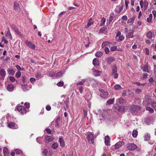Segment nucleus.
<instances>
[{
  "label": "nucleus",
  "instance_id": "nucleus-10",
  "mask_svg": "<svg viewBox=\"0 0 156 156\" xmlns=\"http://www.w3.org/2000/svg\"><path fill=\"white\" fill-rule=\"evenodd\" d=\"M6 72L5 70L2 69L0 70V75L1 77H0V80H3L5 76Z\"/></svg>",
  "mask_w": 156,
  "mask_h": 156
},
{
  "label": "nucleus",
  "instance_id": "nucleus-43",
  "mask_svg": "<svg viewBox=\"0 0 156 156\" xmlns=\"http://www.w3.org/2000/svg\"><path fill=\"white\" fill-rule=\"evenodd\" d=\"M114 88L116 90H120L122 89L121 87L119 84H116L114 86Z\"/></svg>",
  "mask_w": 156,
  "mask_h": 156
},
{
  "label": "nucleus",
  "instance_id": "nucleus-12",
  "mask_svg": "<svg viewBox=\"0 0 156 156\" xmlns=\"http://www.w3.org/2000/svg\"><path fill=\"white\" fill-rule=\"evenodd\" d=\"M11 27L13 30L19 36H21L22 34L18 30V28L16 27L14 24H12L11 25Z\"/></svg>",
  "mask_w": 156,
  "mask_h": 156
},
{
  "label": "nucleus",
  "instance_id": "nucleus-64",
  "mask_svg": "<svg viewBox=\"0 0 156 156\" xmlns=\"http://www.w3.org/2000/svg\"><path fill=\"white\" fill-rule=\"evenodd\" d=\"M83 112H84V117H85L87 116V111H86L84 109H83Z\"/></svg>",
  "mask_w": 156,
  "mask_h": 156
},
{
  "label": "nucleus",
  "instance_id": "nucleus-49",
  "mask_svg": "<svg viewBox=\"0 0 156 156\" xmlns=\"http://www.w3.org/2000/svg\"><path fill=\"white\" fill-rule=\"evenodd\" d=\"M35 76L37 78H40L42 77L41 74L40 73H38L36 74Z\"/></svg>",
  "mask_w": 156,
  "mask_h": 156
},
{
  "label": "nucleus",
  "instance_id": "nucleus-52",
  "mask_svg": "<svg viewBox=\"0 0 156 156\" xmlns=\"http://www.w3.org/2000/svg\"><path fill=\"white\" fill-rule=\"evenodd\" d=\"M152 106L154 108L156 111V102L153 101L152 104Z\"/></svg>",
  "mask_w": 156,
  "mask_h": 156
},
{
  "label": "nucleus",
  "instance_id": "nucleus-4",
  "mask_svg": "<svg viewBox=\"0 0 156 156\" xmlns=\"http://www.w3.org/2000/svg\"><path fill=\"white\" fill-rule=\"evenodd\" d=\"M140 107L139 105L132 106L130 108L131 112L135 113L137 112L140 109Z\"/></svg>",
  "mask_w": 156,
  "mask_h": 156
},
{
  "label": "nucleus",
  "instance_id": "nucleus-53",
  "mask_svg": "<svg viewBox=\"0 0 156 156\" xmlns=\"http://www.w3.org/2000/svg\"><path fill=\"white\" fill-rule=\"evenodd\" d=\"M49 75L50 76L53 77L55 76V74L54 72H50L49 73Z\"/></svg>",
  "mask_w": 156,
  "mask_h": 156
},
{
  "label": "nucleus",
  "instance_id": "nucleus-6",
  "mask_svg": "<svg viewBox=\"0 0 156 156\" xmlns=\"http://www.w3.org/2000/svg\"><path fill=\"white\" fill-rule=\"evenodd\" d=\"M87 139L89 143L93 144L94 142V139L93 134L91 133H90L87 137Z\"/></svg>",
  "mask_w": 156,
  "mask_h": 156
},
{
  "label": "nucleus",
  "instance_id": "nucleus-47",
  "mask_svg": "<svg viewBox=\"0 0 156 156\" xmlns=\"http://www.w3.org/2000/svg\"><path fill=\"white\" fill-rule=\"evenodd\" d=\"M2 41L4 42L5 44H7V43H8V41L6 40L4 36H3L2 37Z\"/></svg>",
  "mask_w": 156,
  "mask_h": 156
},
{
  "label": "nucleus",
  "instance_id": "nucleus-26",
  "mask_svg": "<svg viewBox=\"0 0 156 156\" xmlns=\"http://www.w3.org/2000/svg\"><path fill=\"white\" fill-rule=\"evenodd\" d=\"M59 141L60 143V146L61 147H63L65 145L63 139L62 138H59Z\"/></svg>",
  "mask_w": 156,
  "mask_h": 156
},
{
  "label": "nucleus",
  "instance_id": "nucleus-23",
  "mask_svg": "<svg viewBox=\"0 0 156 156\" xmlns=\"http://www.w3.org/2000/svg\"><path fill=\"white\" fill-rule=\"evenodd\" d=\"M152 15L151 13L149 14V17L147 19V21L149 23H151L152 22Z\"/></svg>",
  "mask_w": 156,
  "mask_h": 156
},
{
  "label": "nucleus",
  "instance_id": "nucleus-3",
  "mask_svg": "<svg viewBox=\"0 0 156 156\" xmlns=\"http://www.w3.org/2000/svg\"><path fill=\"white\" fill-rule=\"evenodd\" d=\"M140 5L141 8L145 10L147 8L148 3L146 1H144L143 0H141L140 2Z\"/></svg>",
  "mask_w": 156,
  "mask_h": 156
},
{
  "label": "nucleus",
  "instance_id": "nucleus-44",
  "mask_svg": "<svg viewBox=\"0 0 156 156\" xmlns=\"http://www.w3.org/2000/svg\"><path fill=\"white\" fill-rule=\"evenodd\" d=\"M21 75V72L20 71H18L16 73V76L17 78H19L20 77Z\"/></svg>",
  "mask_w": 156,
  "mask_h": 156
},
{
  "label": "nucleus",
  "instance_id": "nucleus-14",
  "mask_svg": "<svg viewBox=\"0 0 156 156\" xmlns=\"http://www.w3.org/2000/svg\"><path fill=\"white\" fill-rule=\"evenodd\" d=\"M14 87L13 84H9L7 87V89L9 92L12 91L14 89Z\"/></svg>",
  "mask_w": 156,
  "mask_h": 156
},
{
  "label": "nucleus",
  "instance_id": "nucleus-57",
  "mask_svg": "<svg viewBox=\"0 0 156 156\" xmlns=\"http://www.w3.org/2000/svg\"><path fill=\"white\" fill-rule=\"evenodd\" d=\"M16 154H19L22 153V151L20 150H15Z\"/></svg>",
  "mask_w": 156,
  "mask_h": 156
},
{
  "label": "nucleus",
  "instance_id": "nucleus-60",
  "mask_svg": "<svg viewBox=\"0 0 156 156\" xmlns=\"http://www.w3.org/2000/svg\"><path fill=\"white\" fill-rule=\"evenodd\" d=\"M10 80L12 82H14L15 81V79L13 76H11L9 77Z\"/></svg>",
  "mask_w": 156,
  "mask_h": 156
},
{
  "label": "nucleus",
  "instance_id": "nucleus-8",
  "mask_svg": "<svg viewBox=\"0 0 156 156\" xmlns=\"http://www.w3.org/2000/svg\"><path fill=\"white\" fill-rule=\"evenodd\" d=\"M45 142L46 143H49L52 141L54 139V138L51 136H45Z\"/></svg>",
  "mask_w": 156,
  "mask_h": 156
},
{
  "label": "nucleus",
  "instance_id": "nucleus-17",
  "mask_svg": "<svg viewBox=\"0 0 156 156\" xmlns=\"http://www.w3.org/2000/svg\"><path fill=\"white\" fill-rule=\"evenodd\" d=\"M123 143L121 141L118 142L115 144V149H119L121 146L123 145Z\"/></svg>",
  "mask_w": 156,
  "mask_h": 156
},
{
  "label": "nucleus",
  "instance_id": "nucleus-30",
  "mask_svg": "<svg viewBox=\"0 0 156 156\" xmlns=\"http://www.w3.org/2000/svg\"><path fill=\"white\" fill-rule=\"evenodd\" d=\"M146 36L148 38L151 39L153 36L152 33L151 31H149L147 33Z\"/></svg>",
  "mask_w": 156,
  "mask_h": 156
},
{
  "label": "nucleus",
  "instance_id": "nucleus-16",
  "mask_svg": "<svg viewBox=\"0 0 156 156\" xmlns=\"http://www.w3.org/2000/svg\"><path fill=\"white\" fill-rule=\"evenodd\" d=\"M19 4L16 2H14V9L16 11L19 12L20 10V9L19 7Z\"/></svg>",
  "mask_w": 156,
  "mask_h": 156
},
{
  "label": "nucleus",
  "instance_id": "nucleus-2",
  "mask_svg": "<svg viewBox=\"0 0 156 156\" xmlns=\"http://www.w3.org/2000/svg\"><path fill=\"white\" fill-rule=\"evenodd\" d=\"M151 97L149 95H146L145 97L143 104L145 105H149L151 102Z\"/></svg>",
  "mask_w": 156,
  "mask_h": 156
},
{
  "label": "nucleus",
  "instance_id": "nucleus-42",
  "mask_svg": "<svg viewBox=\"0 0 156 156\" xmlns=\"http://www.w3.org/2000/svg\"><path fill=\"white\" fill-rule=\"evenodd\" d=\"M58 143H55L52 145L51 146L53 149H56L58 147Z\"/></svg>",
  "mask_w": 156,
  "mask_h": 156
},
{
  "label": "nucleus",
  "instance_id": "nucleus-37",
  "mask_svg": "<svg viewBox=\"0 0 156 156\" xmlns=\"http://www.w3.org/2000/svg\"><path fill=\"white\" fill-rule=\"evenodd\" d=\"M133 33L132 32H129L126 35V37L128 38H132L133 37Z\"/></svg>",
  "mask_w": 156,
  "mask_h": 156
},
{
  "label": "nucleus",
  "instance_id": "nucleus-33",
  "mask_svg": "<svg viewBox=\"0 0 156 156\" xmlns=\"http://www.w3.org/2000/svg\"><path fill=\"white\" fill-rule=\"evenodd\" d=\"M135 19V17L134 16L129 19L127 21L128 23H130L131 24H133V23L134 20Z\"/></svg>",
  "mask_w": 156,
  "mask_h": 156
},
{
  "label": "nucleus",
  "instance_id": "nucleus-31",
  "mask_svg": "<svg viewBox=\"0 0 156 156\" xmlns=\"http://www.w3.org/2000/svg\"><path fill=\"white\" fill-rule=\"evenodd\" d=\"M64 103L66 105V108L69 107V98H67L64 101Z\"/></svg>",
  "mask_w": 156,
  "mask_h": 156
},
{
  "label": "nucleus",
  "instance_id": "nucleus-7",
  "mask_svg": "<svg viewBox=\"0 0 156 156\" xmlns=\"http://www.w3.org/2000/svg\"><path fill=\"white\" fill-rule=\"evenodd\" d=\"M123 6L122 4L121 3L119 5L116 6L115 8V11L117 13L120 12L123 10Z\"/></svg>",
  "mask_w": 156,
  "mask_h": 156
},
{
  "label": "nucleus",
  "instance_id": "nucleus-50",
  "mask_svg": "<svg viewBox=\"0 0 156 156\" xmlns=\"http://www.w3.org/2000/svg\"><path fill=\"white\" fill-rule=\"evenodd\" d=\"M148 75L147 73H144L143 74V77L141 79L142 80H144L147 77Z\"/></svg>",
  "mask_w": 156,
  "mask_h": 156
},
{
  "label": "nucleus",
  "instance_id": "nucleus-25",
  "mask_svg": "<svg viewBox=\"0 0 156 156\" xmlns=\"http://www.w3.org/2000/svg\"><path fill=\"white\" fill-rule=\"evenodd\" d=\"M3 152L4 156H8L9 152H8V149L6 147H5L4 148Z\"/></svg>",
  "mask_w": 156,
  "mask_h": 156
},
{
  "label": "nucleus",
  "instance_id": "nucleus-35",
  "mask_svg": "<svg viewBox=\"0 0 156 156\" xmlns=\"http://www.w3.org/2000/svg\"><path fill=\"white\" fill-rule=\"evenodd\" d=\"M103 52L100 51H97L95 54V56L98 58L100 57L102 55Z\"/></svg>",
  "mask_w": 156,
  "mask_h": 156
},
{
  "label": "nucleus",
  "instance_id": "nucleus-46",
  "mask_svg": "<svg viewBox=\"0 0 156 156\" xmlns=\"http://www.w3.org/2000/svg\"><path fill=\"white\" fill-rule=\"evenodd\" d=\"M109 43V42L107 41L103 42L101 45L102 47L103 48L105 47V45H108Z\"/></svg>",
  "mask_w": 156,
  "mask_h": 156
},
{
  "label": "nucleus",
  "instance_id": "nucleus-29",
  "mask_svg": "<svg viewBox=\"0 0 156 156\" xmlns=\"http://www.w3.org/2000/svg\"><path fill=\"white\" fill-rule=\"evenodd\" d=\"M148 67L147 65H145L144 67L142 68L141 69L144 72H149Z\"/></svg>",
  "mask_w": 156,
  "mask_h": 156
},
{
  "label": "nucleus",
  "instance_id": "nucleus-32",
  "mask_svg": "<svg viewBox=\"0 0 156 156\" xmlns=\"http://www.w3.org/2000/svg\"><path fill=\"white\" fill-rule=\"evenodd\" d=\"M116 40L118 42H120L124 39V37L122 35H121L118 37V38L115 37Z\"/></svg>",
  "mask_w": 156,
  "mask_h": 156
},
{
  "label": "nucleus",
  "instance_id": "nucleus-24",
  "mask_svg": "<svg viewBox=\"0 0 156 156\" xmlns=\"http://www.w3.org/2000/svg\"><path fill=\"white\" fill-rule=\"evenodd\" d=\"M150 135L148 133H146L144 136V140L145 141H148L150 139Z\"/></svg>",
  "mask_w": 156,
  "mask_h": 156
},
{
  "label": "nucleus",
  "instance_id": "nucleus-61",
  "mask_svg": "<svg viewBox=\"0 0 156 156\" xmlns=\"http://www.w3.org/2000/svg\"><path fill=\"white\" fill-rule=\"evenodd\" d=\"M46 131L49 134H51V130L48 128H46Z\"/></svg>",
  "mask_w": 156,
  "mask_h": 156
},
{
  "label": "nucleus",
  "instance_id": "nucleus-34",
  "mask_svg": "<svg viewBox=\"0 0 156 156\" xmlns=\"http://www.w3.org/2000/svg\"><path fill=\"white\" fill-rule=\"evenodd\" d=\"M106 21V19L105 18H101V21L100 26H102L104 25Z\"/></svg>",
  "mask_w": 156,
  "mask_h": 156
},
{
  "label": "nucleus",
  "instance_id": "nucleus-5",
  "mask_svg": "<svg viewBox=\"0 0 156 156\" xmlns=\"http://www.w3.org/2000/svg\"><path fill=\"white\" fill-rule=\"evenodd\" d=\"M17 110L21 114H24L26 113V110L25 108L23 106L20 105L17 107Z\"/></svg>",
  "mask_w": 156,
  "mask_h": 156
},
{
  "label": "nucleus",
  "instance_id": "nucleus-59",
  "mask_svg": "<svg viewBox=\"0 0 156 156\" xmlns=\"http://www.w3.org/2000/svg\"><path fill=\"white\" fill-rule=\"evenodd\" d=\"M24 105L27 108H30V105L29 103L26 102L25 103Z\"/></svg>",
  "mask_w": 156,
  "mask_h": 156
},
{
  "label": "nucleus",
  "instance_id": "nucleus-45",
  "mask_svg": "<svg viewBox=\"0 0 156 156\" xmlns=\"http://www.w3.org/2000/svg\"><path fill=\"white\" fill-rule=\"evenodd\" d=\"M48 152V150L47 149H44L43 150L42 153L43 155L46 156Z\"/></svg>",
  "mask_w": 156,
  "mask_h": 156
},
{
  "label": "nucleus",
  "instance_id": "nucleus-22",
  "mask_svg": "<svg viewBox=\"0 0 156 156\" xmlns=\"http://www.w3.org/2000/svg\"><path fill=\"white\" fill-rule=\"evenodd\" d=\"M118 110L121 113L123 112L126 110V107L124 106H121L119 107Z\"/></svg>",
  "mask_w": 156,
  "mask_h": 156
},
{
  "label": "nucleus",
  "instance_id": "nucleus-40",
  "mask_svg": "<svg viewBox=\"0 0 156 156\" xmlns=\"http://www.w3.org/2000/svg\"><path fill=\"white\" fill-rule=\"evenodd\" d=\"M138 134V132L136 130H134L132 133V136L133 137H136Z\"/></svg>",
  "mask_w": 156,
  "mask_h": 156
},
{
  "label": "nucleus",
  "instance_id": "nucleus-13",
  "mask_svg": "<svg viewBox=\"0 0 156 156\" xmlns=\"http://www.w3.org/2000/svg\"><path fill=\"white\" fill-rule=\"evenodd\" d=\"M8 127L12 129H16L17 127V126L16 124L13 122H10L8 124Z\"/></svg>",
  "mask_w": 156,
  "mask_h": 156
},
{
  "label": "nucleus",
  "instance_id": "nucleus-51",
  "mask_svg": "<svg viewBox=\"0 0 156 156\" xmlns=\"http://www.w3.org/2000/svg\"><path fill=\"white\" fill-rule=\"evenodd\" d=\"M64 85V83L62 81H60L57 83V85L58 87H62Z\"/></svg>",
  "mask_w": 156,
  "mask_h": 156
},
{
  "label": "nucleus",
  "instance_id": "nucleus-56",
  "mask_svg": "<svg viewBox=\"0 0 156 156\" xmlns=\"http://www.w3.org/2000/svg\"><path fill=\"white\" fill-rule=\"evenodd\" d=\"M106 27H101V28H100V30H99V31L100 32H103L105 31V30L106 29Z\"/></svg>",
  "mask_w": 156,
  "mask_h": 156
},
{
  "label": "nucleus",
  "instance_id": "nucleus-62",
  "mask_svg": "<svg viewBox=\"0 0 156 156\" xmlns=\"http://www.w3.org/2000/svg\"><path fill=\"white\" fill-rule=\"evenodd\" d=\"M36 80V79L34 78H31L30 79V81L32 83H33Z\"/></svg>",
  "mask_w": 156,
  "mask_h": 156
},
{
  "label": "nucleus",
  "instance_id": "nucleus-15",
  "mask_svg": "<svg viewBox=\"0 0 156 156\" xmlns=\"http://www.w3.org/2000/svg\"><path fill=\"white\" fill-rule=\"evenodd\" d=\"M106 60L108 63L110 65L111 64V63L115 60V58L112 57H110L108 58H107Z\"/></svg>",
  "mask_w": 156,
  "mask_h": 156
},
{
  "label": "nucleus",
  "instance_id": "nucleus-58",
  "mask_svg": "<svg viewBox=\"0 0 156 156\" xmlns=\"http://www.w3.org/2000/svg\"><path fill=\"white\" fill-rule=\"evenodd\" d=\"M118 102L120 104H123V103L124 102V100L122 99L121 98H120L119 99H118Z\"/></svg>",
  "mask_w": 156,
  "mask_h": 156
},
{
  "label": "nucleus",
  "instance_id": "nucleus-54",
  "mask_svg": "<svg viewBox=\"0 0 156 156\" xmlns=\"http://www.w3.org/2000/svg\"><path fill=\"white\" fill-rule=\"evenodd\" d=\"M105 51L106 54H108L109 52V50L108 48L107 47H105Z\"/></svg>",
  "mask_w": 156,
  "mask_h": 156
},
{
  "label": "nucleus",
  "instance_id": "nucleus-48",
  "mask_svg": "<svg viewBox=\"0 0 156 156\" xmlns=\"http://www.w3.org/2000/svg\"><path fill=\"white\" fill-rule=\"evenodd\" d=\"M110 50L111 51H114L117 50V47L116 46H114L110 48Z\"/></svg>",
  "mask_w": 156,
  "mask_h": 156
},
{
  "label": "nucleus",
  "instance_id": "nucleus-63",
  "mask_svg": "<svg viewBox=\"0 0 156 156\" xmlns=\"http://www.w3.org/2000/svg\"><path fill=\"white\" fill-rule=\"evenodd\" d=\"M83 87L81 86L79 88V91L81 94H82L83 91Z\"/></svg>",
  "mask_w": 156,
  "mask_h": 156
},
{
  "label": "nucleus",
  "instance_id": "nucleus-27",
  "mask_svg": "<svg viewBox=\"0 0 156 156\" xmlns=\"http://www.w3.org/2000/svg\"><path fill=\"white\" fill-rule=\"evenodd\" d=\"M94 74L96 76H99L101 75V72L98 70H94L93 71Z\"/></svg>",
  "mask_w": 156,
  "mask_h": 156
},
{
  "label": "nucleus",
  "instance_id": "nucleus-1",
  "mask_svg": "<svg viewBox=\"0 0 156 156\" xmlns=\"http://www.w3.org/2000/svg\"><path fill=\"white\" fill-rule=\"evenodd\" d=\"M112 67V75L115 79L118 78L119 74L117 73V68L115 65L111 66Z\"/></svg>",
  "mask_w": 156,
  "mask_h": 156
},
{
  "label": "nucleus",
  "instance_id": "nucleus-21",
  "mask_svg": "<svg viewBox=\"0 0 156 156\" xmlns=\"http://www.w3.org/2000/svg\"><path fill=\"white\" fill-rule=\"evenodd\" d=\"M93 64L94 66H98L99 64L98 59L97 58H94L93 61Z\"/></svg>",
  "mask_w": 156,
  "mask_h": 156
},
{
  "label": "nucleus",
  "instance_id": "nucleus-19",
  "mask_svg": "<svg viewBox=\"0 0 156 156\" xmlns=\"http://www.w3.org/2000/svg\"><path fill=\"white\" fill-rule=\"evenodd\" d=\"M110 137L108 136H107L105 137V143L107 146L109 145Z\"/></svg>",
  "mask_w": 156,
  "mask_h": 156
},
{
  "label": "nucleus",
  "instance_id": "nucleus-36",
  "mask_svg": "<svg viewBox=\"0 0 156 156\" xmlns=\"http://www.w3.org/2000/svg\"><path fill=\"white\" fill-rule=\"evenodd\" d=\"M63 73L62 72L60 71L58 72L55 75V76L56 78H59L62 76Z\"/></svg>",
  "mask_w": 156,
  "mask_h": 156
},
{
  "label": "nucleus",
  "instance_id": "nucleus-18",
  "mask_svg": "<svg viewBox=\"0 0 156 156\" xmlns=\"http://www.w3.org/2000/svg\"><path fill=\"white\" fill-rule=\"evenodd\" d=\"M6 36L8 37L9 38L10 40H12V36L8 27V31L6 33Z\"/></svg>",
  "mask_w": 156,
  "mask_h": 156
},
{
  "label": "nucleus",
  "instance_id": "nucleus-9",
  "mask_svg": "<svg viewBox=\"0 0 156 156\" xmlns=\"http://www.w3.org/2000/svg\"><path fill=\"white\" fill-rule=\"evenodd\" d=\"M136 145L134 144H129L127 146V147L128 150H135L136 148Z\"/></svg>",
  "mask_w": 156,
  "mask_h": 156
},
{
  "label": "nucleus",
  "instance_id": "nucleus-55",
  "mask_svg": "<svg viewBox=\"0 0 156 156\" xmlns=\"http://www.w3.org/2000/svg\"><path fill=\"white\" fill-rule=\"evenodd\" d=\"M93 24V23L92 22H91L90 21H89L87 25L85 26V27L86 28H87L90 26H91V25Z\"/></svg>",
  "mask_w": 156,
  "mask_h": 156
},
{
  "label": "nucleus",
  "instance_id": "nucleus-20",
  "mask_svg": "<svg viewBox=\"0 0 156 156\" xmlns=\"http://www.w3.org/2000/svg\"><path fill=\"white\" fill-rule=\"evenodd\" d=\"M101 98H106L108 97V93L107 92H103L101 94Z\"/></svg>",
  "mask_w": 156,
  "mask_h": 156
},
{
  "label": "nucleus",
  "instance_id": "nucleus-11",
  "mask_svg": "<svg viewBox=\"0 0 156 156\" xmlns=\"http://www.w3.org/2000/svg\"><path fill=\"white\" fill-rule=\"evenodd\" d=\"M25 43L28 47L32 49H34L35 48V45L31 42L27 40L25 41Z\"/></svg>",
  "mask_w": 156,
  "mask_h": 156
},
{
  "label": "nucleus",
  "instance_id": "nucleus-28",
  "mask_svg": "<svg viewBox=\"0 0 156 156\" xmlns=\"http://www.w3.org/2000/svg\"><path fill=\"white\" fill-rule=\"evenodd\" d=\"M7 72L9 75H13L15 73V71L11 69H8Z\"/></svg>",
  "mask_w": 156,
  "mask_h": 156
},
{
  "label": "nucleus",
  "instance_id": "nucleus-38",
  "mask_svg": "<svg viewBox=\"0 0 156 156\" xmlns=\"http://www.w3.org/2000/svg\"><path fill=\"white\" fill-rule=\"evenodd\" d=\"M146 109L147 110L149 111L150 113H153L154 112V110L153 108L150 107H147L146 108Z\"/></svg>",
  "mask_w": 156,
  "mask_h": 156
},
{
  "label": "nucleus",
  "instance_id": "nucleus-41",
  "mask_svg": "<svg viewBox=\"0 0 156 156\" xmlns=\"http://www.w3.org/2000/svg\"><path fill=\"white\" fill-rule=\"evenodd\" d=\"M85 81H86L85 79H83L81 80V81L78 83H77L76 85L77 86H78L79 85H83V84L85 82Z\"/></svg>",
  "mask_w": 156,
  "mask_h": 156
},
{
  "label": "nucleus",
  "instance_id": "nucleus-39",
  "mask_svg": "<svg viewBox=\"0 0 156 156\" xmlns=\"http://www.w3.org/2000/svg\"><path fill=\"white\" fill-rule=\"evenodd\" d=\"M114 99H109L107 101V102L108 105L113 104L114 102Z\"/></svg>",
  "mask_w": 156,
  "mask_h": 156
}]
</instances>
